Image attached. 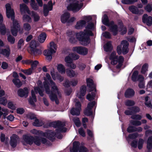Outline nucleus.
I'll return each instance as SVG.
<instances>
[{
    "instance_id": "15",
    "label": "nucleus",
    "mask_w": 152,
    "mask_h": 152,
    "mask_svg": "<svg viewBox=\"0 0 152 152\" xmlns=\"http://www.w3.org/2000/svg\"><path fill=\"white\" fill-rule=\"evenodd\" d=\"M75 108H72L70 111L71 114L73 115H78L80 114V111L81 110L80 103L79 102L75 101Z\"/></svg>"
},
{
    "instance_id": "5",
    "label": "nucleus",
    "mask_w": 152,
    "mask_h": 152,
    "mask_svg": "<svg viewBox=\"0 0 152 152\" xmlns=\"http://www.w3.org/2000/svg\"><path fill=\"white\" fill-rule=\"evenodd\" d=\"M57 45L53 42H51L49 44L48 49L45 50L44 52V55L46 56L47 60L50 61L52 58V54L56 52Z\"/></svg>"
},
{
    "instance_id": "48",
    "label": "nucleus",
    "mask_w": 152,
    "mask_h": 152,
    "mask_svg": "<svg viewBox=\"0 0 152 152\" xmlns=\"http://www.w3.org/2000/svg\"><path fill=\"white\" fill-rule=\"evenodd\" d=\"M147 147L148 149L152 148V137H149L148 139Z\"/></svg>"
},
{
    "instance_id": "9",
    "label": "nucleus",
    "mask_w": 152,
    "mask_h": 152,
    "mask_svg": "<svg viewBox=\"0 0 152 152\" xmlns=\"http://www.w3.org/2000/svg\"><path fill=\"white\" fill-rule=\"evenodd\" d=\"M128 43L126 40L123 41L120 45H118L117 48V52L119 54L122 53L126 54L128 52Z\"/></svg>"
},
{
    "instance_id": "50",
    "label": "nucleus",
    "mask_w": 152,
    "mask_h": 152,
    "mask_svg": "<svg viewBox=\"0 0 152 152\" xmlns=\"http://www.w3.org/2000/svg\"><path fill=\"white\" fill-rule=\"evenodd\" d=\"M138 74V72L137 71H135L133 73L132 77V80L133 81H135L137 80L138 79H137V78Z\"/></svg>"
},
{
    "instance_id": "38",
    "label": "nucleus",
    "mask_w": 152,
    "mask_h": 152,
    "mask_svg": "<svg viewBox=\"0 0 152 152\" xmlns=\"http://www.w3.org/2000/svg\"><path fill=\"white\" fill-rule=\"evenodd\" d=\"M12 82L14 84L18 87H20L22 85V83L18 79H15L13 80Z\"/></svg>"
},
{
    "instance_id": "4",
    "label": "nucleus",
    "mask_w": 152,
    "mask_h": 152,
    "mask_svg": "<svg viewBox=\"0 0 152 152\" xmlns=\"http://www.w3.org/2000/svg\"><path fill=\"white\" fill-rule=\"evenodd\" d=\"M22 142L23 145H25L28 144L31 145L33 142L38 146L40 145L41 143L45 144H48V140L45 138L40 137L34 138L32 137L26 135L23 136Z\"/></svg>"
},
{
    "instance_id": "31",
    "label": "nucleus",
    "mask_w": 152,
    "mask_h": 152,
    "mask_svg": "<svg viewBox=\"0 0 152 152\" xmlns=\"http://www.w3.org/2000/svg\"><path fill=\"white\" fill-rule=\"evenodd\" d=\"M46 38V35L45 33L40 34L38 37V40L39 42L42 43L44 42Z\"/></svg>"
},
{
    "instance_id": "2",
    "label": "nucleus",
    "mask_w": 152,
    "mask_h": 152,
    "mask_svg": "<svg viewBox=\"0 0 152 152\" xmlns=\"http://www.w3.org/2000/svg\"><path fill=\"white\" fill-rule=\"evenodd\" d=\"M6 14L8 18H11L13 20L11 26V31L12 35L16 36L17 35L18 31L19 34H22L23 33V28H20L19 22L14 20L15 12L11 8V5L9 4L5 5Z\"/></svg>"
},
{
    "instance_id": "45",
    "label": "nucleus",
    "mask_w": 152,
    "mask_h": 152,
    "mask_svg": "<svg viewBox=\"0 0 152 152\" xmlns=\"http://www.w3.org/2000/svg\"><path fill=\"white\" fill-rule=\"evenodd\" d=\"M66 57H69V58H71L72 60H76L79 58V56L76 54L71 53L68 56Z\"/></svg>"
},
{
    "instance_id": "47",
    "label": "nucleus",
    "mask_w": 152,
    "mask_h": 152,
    "mask_svg": "<svg viewBox=\"0 0 152 152\" xmlns=\"http://www.w3.org/2000/svg\"><path fill=\"white\" fill-rule=\"evenodd\" d=\"M7 39L8 42L11 44H13L15 42V38L10 35L8 36Z\"/></svg>"
},
{
    "instance_id": "18",
    "label": "nucleus",
    "mask_w": 152,
    "mask_h": 152,
    "mask_svg": "<svg viewBox=\"0 0 152 152\" xmlns=\"http://www.w3.org/2000/svg\"><path fill=\"white\" fill-rule=\"evenodd\" d=\"M95 104V102H90L88 104L87 107L84 111V113L87 116L91 115L92 114V112L91 110V109Z\"/></svg>"
},
{
    "instance_id": "34",
    "label": "nucleus",
    "mask_w": 152,
    "mask_h": 152,
    "mask_svg": "<svg viewBox=\"0 0 152 152\" xmlns=\"http://www.w3.org/2000/svg\"><path fill=\"white\" fill-rule=\"evenodd\" d=\"M87 85L89 86L90 87H92L91 91H96L95 86L94 85L93 80L90 78L87 79Z\"/></svg>"
},
{
    "instance_id": "6",
    "label": "nucleus",
    "mask_w": 152,
    "mask_h": 152,
    "mask_svg": "<svg viewBox=\"0 0 152 152\" xmlns=\"http://www.w3.org/2000/svg\"><path fill=\"white\" fill-rule=\"evenodd\" d=\"M115 52H112L110 54V58L111 60V63L112 64H117V67L119 68L122 65L124 61V58L120 56L118 58L115 55Z\"/></svg>"
},
{
    "instance_id": "52",
    "label": "nucleus",
    "mask_w": 152,
    "mask_h": 152,
    "mask_svg": "<svg viewBox=\"0 0 152 152\" xmlns=\"http://www.w3.org/2000/svg\"><path fill=\"white\" fill-rule=\"evenodd\" d=\"M74 122L77 126H79L80 125V122L79 119L77 117H75L73 120Z\"/></svg>"
},
{
    "instance_id": "25",
    "label": "nucleus",
    "mask_w": 152,
    "mask_h": 152,
    "mask_svg": "<svg viewBox=\"0 0 152 152\" xmlns=\"http://www.w3.org/2000/svg\"><path fill=\"white\" fill-rule=\"evenodd\" d=\"M20 12L22 14H24L25 12H26L28 14H30V11L26 4H20Z\"/></svg>"
},
{
    "instance_id": "32",
    "label": "nucleus",
    "mask_w": 152,
    "mask_h": 152,
    "mask_svg": "<svg viewBox=\"0 0 152 152\" xmlns=\"http://www.w3.org/2000/svg\"><path fill=\"white\" fill-rule=\"evenodd\" d=\"M144 79V78L142 76L139 75L138 76L137 80L140 82L139 84V86L140 88H142L144 87V84L143 82Z\"/></svg>"
},
{
    "instance_id": "14",
    "label": "nucleus",
    "mask_w": 152,
    "mask_h": 152,
    "mask_svg": "<svg viewBox=\"0 0 152 152\" xmlns=\"http://www.w3.org/2000/svg\"><path fill=\"white\" fill-rule=\"evenodd\" d=\"M72 50L83 55H86L88 53V49L83 47H74L72 48Z\"/></svg>"
},
{
    "instance_id": "21",
    "label": "nucleus",
    "mask_w": 152,
    "mask_h": 152,
    "mask_svg": "<svg viewBox=\"0 0 152 152\" xmlns=\"http://www.w3.org/2000/svg\"><path fill=\"white\" fill-rule=\"evenodd\" d=\"M143 22L149 26L151 25L152 22V18L150 16H148L147 14H144L142 18Z\"/></svg>"
},
{
    "instance_id": "41",
    "label": "nucleus",
    "mask_w": 152,
    "mask_h": 152,
    "mask_svg": "<svg viewBox=\"0 0 152 152\" xmlns=\"http://www.w3.org/2000/svg\"><path fill=\"white\" fill-rule=\"evenodd\" d=\"M30 5L33 9L34 10H38L39 7L35 3L34 0H31Z\"/></svg>"
},
{
    "instance_id": "33",
    "label": "nucleus",
    "mask_w": 152,
    "mask_h": 152,
    "mask_svg": "<svg viewBox=\"0 0 152 152\" xmlns=\"http://www.w3.org/2000/svg\"><path fill=\"white\" fill-rule=\"evenodd\" d=\"M57 67V69L59 72L61 74L65 73V69L63 65L61 64H58Z\"/></svg>"
},
{
    "instance_id": "29",
    "label": "nucleus",
    "mask_w": 152,
    "mask_h": 152,
    "mask_svg": "<svg viewBox=\"0 0 152 152\" xmlns=\"http://www.w3.org/2000/svg\"><path fill=\"white\" fill-rule=\"evenodd\" d=\"M140 111L139 108L138 107H133L131 111L130 110H127L125 112V113L127 115H131L132 114L133 112H139Z\"/></svg>"
},
{
    "instance_id": "23",
    "label": "nucleus",
    "mask_w": 152,
    "mask_h": 152,
    "mask_svg": "<svg viewBox=\"0 0 152 152\" xmlns=\"http://www.w3.org/2000/svg\"><path fill=\"white\" fill-rule=\"evenodd\" d=\"M18 140V136L15 134H13L11 137L10 145L12 147L14 148L17 145Z\"/></svg>"
},
{
    "instance_id": "46",
    "label": "nucleus",
    "mask_w": 152,
    "mask_h": 152,
    "mask_svg": "<svg viewBox=\"0 0 152 152\" xmlns=\"http://www.w3.org/2000/svg\"><path fill=\"white\" fill-rule=\"evenodd\" d=\"M33 70V69L30 68L28 69H22L21 70V71L25 74L27 75H30L32 73Z\"/></svg>"
},
{
    "instance_id": "56",
    "label": "nucleus",
    "mask_w": 152,
    "mask_h": 152,
    "mask_svg": "<svg viewBox=\"0 0 152 152\" xmlns=\"http://www.w3.org/2000/svg\"><path fill=\"white\" fill-rule=\"evenodd\" d=\"M24 44V41L22 39H20L18 42V47L19 48H20L22 46H23Z\"/></svg>"
},
{
    "instance_id": "17",
    "label": "nucleus",
    "mask_w": 152,
    "mask_h": 152,
    "mask_svg": "<svg viewBox=\"0 0 152 152\" xmlns=\"http://www.w3.org/2000/svg\"><path fill=\"white\" fill-rule=\"evenodd\" d=\"M29 91L27 88H25L23 89H19L18 91V94L20 97H27Z\"/></svg>"
},
{
    "instance_id": "7",
    "label": "nucleus",
    "mask_w": 152,
    "mask_h": 152,
    "mask_svg": "<svg viewBox=\"0 0 152 152\" xmlns=\"http://www.w3.org/2000/svg\"><path fill=\"white\" fill-rule=\"evenodd\" d=\"M67 1L71 3L67 6V9L75 12L79 10L83 6L82 3L79 2L76 0H67Z\"/></svg>"
},
{
    "instance_id": "11",
    "label": "nucleus",
    "mask_w": 152,
    "mask_h": 152,
    "mask_svg": "<svg viewBox=\"0 0 152 152\" xmlns=\"http://www.w3.org/2000/svg\"><path fill=\"white\" fill-rule=\"evenodd\" d=\"M80 143L78 142L73 143L72 148L70 149V152H88L87 149L84 146H79Z\"/></svg>"
},
{
    "instance_id": "3",
    "label": "nucleus",
    "mask_w": 152,
    "mask_h": 152,
    "mask_svg": "<svg viewBox=\"0 0 152 152\" xmlns=\"http://www.w3.org/2000/svg\"><path fill=\"white\" fill-rule=\"evenodd\" d=\"M94 24L91 23L88 25L84 32L80 31L76 34V37L82 45H86L89 42L90 39L88 36L92 35V31L94 29Z\"/></svg>"
},
{
    "instance_id": "44",
    "label": "nucleus",
    "mask_w": 152,
    "mask_h": 152,
    "mask_svg": "<svg viewBox=\"0 0 152 152\" xmlns=\"http://www.w3.org/2000/svg\"><path fill=\"white\" fill-rule=\"evenodd\" d=\"M23 20L25 22L31 23L32 21V19L29 16L24 15L23 16Z\"/></svg>"
},
{
    "instance_id": "51",
    "label": "nucleus",
    "mask_w": 152,
    "mask_h": 152,
    "mask_svg": "<svg viewBox=\"0 0 152 152\" xmlns=\"http://www.w3.org/2000/svg\"><path fill=\"white\" fill-rule=\"evenodd\" d=\"M8 107L9 108L13 110H15L16 108L15 105L13 104V103L11 102H8Z\"/></svg>"
},
{
    "instance_id": "58",
    "label": "nucleus",
    "mask_w": 152,
    "mask_h": 152,
    "mask_svg": "<svg viewBox=\"0 0 152 152\" xmlns=\"http://www.w3.org/2000/svg\"><path fill=\"white\" fill-rule=\"evenodd\" d=\"M142 118V117L140 115H132V118L134 119L140 120Z\"/></svg>"
},
{
    "instance_id": "27",
    "label": "nucleus",
    "mask_w": 152,
    "mask_h": 152,
    "mask_svg": "<svg viewBox=\"0 0 152 152\" xmlns=\"http://www.w3.org/2000/svg\"><path fill=\"white\" fill-rule=\"evenodd\" d=\"M10 49L9 46H7L6 48L2 49L1 50V54L5 56L8 57L10 54Z\"/></svg>"
},
{
    "instance_id": "54",
    "label": "nucleus",
    "mask_w": 152,
    "mask_h": 152,
    "mask_svg": "<svg viewBox=\"0 0 152 152\" xmlns=\"http://www.w3.org/2000/svg\"><path fill=\"white\" fill-rule=\"evenodd\" d=\"M38 64V62L37 61H31V68L33 69L34 68L36 67Z\"/></svg>"
},
{
    "instance_id": "13",
    "label": "nucleus",
    "mask_w": 152,
    "mask_h": 152,
    "mask_svg": "<svg viewBox=\"0 0 152 152\" xmlns=\"http://www.w3.org/2000/svg\"><path fill=\"white\" fill-rule=\"evenodd\" d=\"M31 52L30 53L31 54L34 55L40 54L41 52L39 50L36 49L37 43L35 41L32 40L31 42L30 45Z\"/></svg>"
},
{
    "instance_id": "36",
    "label": "nucleus",
    "mask_w": 152,
    "mask_h": 152,
    "mask_svg": "<svg viewBox=\"0 0 152 152\" xmlns=\"http://www.w3.org/2000/svg\"><path fill=\"white\" fill-rule=\"evenodd\" d=\"M104 50L106 51H108L110 50L112 48L111 42H108L104 46Z\"/></svg>"
},
{
    "instance_id": "39",
    "label": "nucleus",
    "mask_w": 152,
    "mask_h": 152,
    "mask_svg": "<svg viewBox=\"0 0 152 152\" xmlns=\"http://www.w3.org/2000/svg\"><path fill=\"white\" fill-rule=\"evenodd\" d=\"M43 124V123L41 121H39L37 118H35L33 124L34 126H41Z\"/></svg>"
},
{
    "instance_id": "26",
    "label": "nucleus",
    "mask_w": 152,
    "mask_h": 152,
    "mask_svg": "<svg viewBox=\"0 0 152 152\" xmlns=\"http://www.w3.org/2000/svg\"><path fill=\"white\" fill-rule=\"evenodd\" d=\"M56 134V133L52 130H49L44 134V136L50 140L54 139Z\"/></svg>"
},
{
    "instance_id": "61",
    "label": "nucleus",
    "mask_w": 152,
    "mask_h": 152,
    "mask_svg": "<svg viewBox=\"0 0 152 152\" xmlns=\"http://www.w3.org/2000/svg\"><path fill=\"white\" fill-rule=\"evenodd\" d=\"M71 85L72 86H75L78 83V81L76 80H73L70 81Z\"/></svg>"
},
{
    "instance_id": "49",
    "label": "nucleus",
    "mask_w": 152,
    "mask_h": 152,
    "mask_svg": "<svg viewBox=\"0 0 152 152\" xmlns=\"http://www.w3.org/2000/svg\"><path fill=\"white\" fill-rule=\"evenodd\" d=\"M44 5H45L47 9L49 10L50 11L52 10L53 4L52 1H50L48 2L47 5L44 4Z\"/></svg>"
},
{
    "instance_id": "20",
    "label": "nucleus",
    "mask_w": 152,
    "mask_h": 152,
    "mask_svg": "<svg viewBox=\"0 0 152 152\" xmlns=\"http://www.w3.org/2000/svg\"><path fill=\"white\" fill-rule=\"evenodd\" d=\"M86 91V87L85 86H82L80 88V91L77 94V96L79 98L82 99L85 95Z\"/></svg>"
},
{
    "instance_id": "43",
    "label": "nucleus",
    "mask_w": 152,
    "mask_h": 152,
    "mask_svg": "<svg viewBox=\"0 0 152 152\" xmlns=\"http://www.w3.org/2000/svg\"><path fill=\"white\" fill-rule=\"evenodd\" d=\"M95 96V93L94 92L89 94L87 96V99L89 101H91L94 99Z\"/></svg>"
},
{
    "instance_id": "19",
    "label": "nucleus",
    "mask_w": 152,
    "mask_h": 152,
    "mask_svg": "<svg viewBox=\"0 0 152 152\" xmlns=\"http://www.w3.org/2000/svg\"><path fill=\"white\" fill-rule=\"evenodd\" d=\"M65 61L66 66L73 69H75L76 67V65L72 62V59L69 57H66L65 58Z\"/></svg>"
},
{
    "instance_id": "63",
    "label": "nucleus",
    "mask_w": 152,
    "mask_h": 152,
    "mask_svg": "<svg viewBox=\"0 0 152 152\" xmlns=\"http://www.w3.org/2000/svg\"><path fill=\"white\" fill-rule=\"evenodd\" d=\"M102 35L103 36L108 38H110L111 36L110 34L107 32H105L103 33Z\"/></svg>"
},
{
    "instance_id": "28",
    "label": "nucleus",
    "mask_w": 152,
    "mask_h": 152,
    "mask_svg": "<svg viewBox=\"0 0 152 152\" xmlns=\"http://www.w3.org/2000/svg\"><path fill=\"white\" fill-rule=\"evenodd\" d=\"M31 13V16L34 21L35 22L38 21L40 19V17L39 15L34 11H32Z\"/></svg>"
},
{
    "instance_id": "64",
    "label": "nucleus",
    "mask_w": 152,
    "mask_h": 152,
    "mask_svg": "<svg viewBox=\"0 0 152 152\" xmlns=\"http://www.w3.org/2000/svg\"><path fill=\"white\" fill-rule=\"evenodd\" d=\"M143 142V141L142 139H140L139 140L138 144V148L139 149H141L142 148Z\"/></svg>"
},
{
    "instance_id": "22",
    "label": "nucleus",
    "mask_w": 152,
    "mask_h": 152,
    "mask_svg": "<svg viewBox=\"0 0 152 152\" xmlns=\"http://www.w3.org/2000/svg\"><path fill=\"white\" fill-rule=\"evenodd\" d=\"M3 20L2 14L0 13V33L2 35H4L6 33V28L4 25H2Z\"/></svg>"
},
{
    "instance_id": "8",
    "label": "nucleus",
    "mask_w": 152,
    "mask_h": 152,
    "mask_svg": "<svg viewBox=\"0 0 152 152\" xmlns=\"http://www.w3.org/2000/svg\"><path fill=\"white\" fill-rule=\"evenodd\" d=\"M102 21L104 24L111 27L110 30L113 32L114 35H116L117 33V27L116 25H113V22L109 23L107 16L104 15L102 18Z\"/></svg>"
},
{
    "instance_id": "40",
    "label": "nucleus",
    "mask_w": 152,
    "mask_h": 152,
    "mask_svg": "<svg viewBox=\"0 0 152 152\" xmlns=\"http://www.w3.org/2000/svg\"><path fill=\"white\" fill-rule=\"evenodd\" d=\"M129 9L130 11L133 13L138 14L139 13L137 7L134 6H131L129 7Z\"/></svg>"
},
{
    "instance_id": "57",
    "label": "nucleus",
    "mask_w": 152,
    "mask_h": 152,
    "mask_svg": "<svg viewBox=\"0 0 152 152\" xmlns=\"http://www.w3.org/2000/svg\"><path fill=\"white\" fill-rule=\"evenodd\" d=\"M131 123L133 125L136 126L140 125L141 124V122L139 121H132Z\"/></svg>"
},
{
    "instance_id": "12",
    "label": "nucleus",
    "mask_w": 152,
    "mask_h": 152,
    "mask_svg": "<svg viewBox=\"0 0 152 152\" xmlns=\"http://www.w3.org/2000/svg\"><path fill=\"white\" fill-rule=\"evenodd\" d=\"M52 124L54 127L58 128L56 131L57 133L61 132H64L66 131V129L64 127L65 125V123L64 122L58 121L52 122Z\"/></svg>"
},
{
    "instance_id": "10",
    "label": "nucleus",
    "mask_w": 152,
    "mask_h": 152,
    "mask_svg": "<svg viewBox=\"0 0 152 152\" xmlns=\"http://www.w3.org/2000/svg\"><path fill=\"white\" fill-rule=\"evenodd\" d=\"M83 20L78 21L75 26V28L77 29L83 28L85 25L86 22H88L91 19L90 16H84L82 17Z\"/></svg>"
},
{
    "instance_id": "53",
    "label": "nucleus",
    "mask_w": 152,
    "mask_h": 152,
    "mask_svg": "<svg viewBox=\"0 0 152 152\" xmlns=\"http://www.w3.org/2000/svg\"><path fill=\"white\" fill-rule=\"evenodd\" d=\"M148 66L147 64L143 65L142 67L141 72L142 74H145L147 70Z\"/></svg>"
},
{
    "instance_id": "1",
    "label": "nucleus",
    "mask_w": 152,
    "mask_h": 152,
    "mask_svg": "<svg viewBox=\"0 0 152 152\" xmlns=\"http://www.w3.org/2000/svg\"><path fill=\"white\" fill-rule=\"evenodd\" d=\"M44 80L43 87L41 86L42 82L39 80L37 82L38 86L35 87L34 90H31V96L30 97L29 100V102L31 105H34L37 101L35 94L38 92L40 96H43L44 89L46 93L49 95L51 100L55 101L56 104L58 103L57 96H60V93L55 83L52 80L50 75L46 74Z\"/></svg>"
},
{
    "instance_id": "60",
    "label": "nucleus",
    "mask_w": 152,
    "mask_h": 152,
    "mask_svg": "<svg viewBox=\"0 0 152 152\" xmlns=\"http://www.w3.org/2000/svg\"><path fill=\"white\" fill-rule=\"evenodd\" d=\"M24 111V110L23 108H19L17 109V113L20 114H22L23 113Z\"/></svg>"
},
{
    "instance_id": "37",
    "label": "nucleus",
    "mask_w": 152,
    "mask_h": 152,
    "mask_svg": "<svg viewBox=\"0 0 152 152\" xmlns=\"http://www.w3.org/2000/svg\"><path fill=\"white\" fill-rule=\"evenodd\" d=\"M7 95H6L5 96L0 98V104L4 106L6 105L7 102Z\"/></svg>"
},
{
    "instance_id": "16",
    "label": "nucleus",
    "mask_w": 152,
    "mask_h": 152,
    "mask_svg": "<svg viewBox=\"0 0 152 152\" xmlns=\"http://www.w3.org/2000/svg\"><path fill=\"white\" fill-rule=\"evenodd\" d=\"M67 36L69 37V40L71 43H74L77 41V39L75 32L71 31H68L66 33Z\"/></svg>"
},
{
    "instance_id": "62",
    "label": "nucleus",
    "mask_w": 152,
    "mask_h": 152,
    "mask_svg": "<svg viewBox=\"0 0 152 152\" xmlns=\"http://www.w3.org/2000/svg\"><path fill=\"white\" fill-rule=\"evenodd\" d=\"M49 11L50 10H48L47 9V8H46V6L45 5H44L43 11L44 14L45 16H47Z\"/></svg>"
},
{
    "instance_id": "30",
    "label": "nucleus",
    "mask_w": 152,
    "mask_h": 152,
    "mask_svg": "<svg viewBox=\"0 0 152 152\" xmlns=\"http://www.w3.org/2000/svg\"><path fill=\"white\" fill-rule=\"evenodd\" d=\"M134 94V90L132 89H128L126 91L125 95L127 97H130L133 96Z\"/></svg>"
},
{
    "instance_id": "42",
    "label": "nucleus",
    "mask_w": 152,
    "mask_h": 152,
    "mask_svg": "<svg viewBox=\"0 0 152 152\" xmlns=\"http://www.w3.org/2000/svg\"><path fill=\"white\" fill-rule=\"evenodd\" d=\"M23 28L25 31L27 32H28L31 29V27L30 24L27 23H26L24 24Z\"/></svg>"
},
{
    "instance_id": "35",
    "label": "nucleus",
    "mask_w": 152,
    "mask_h": 152,
    "mask_svg": "<svg viewBox=\"0 0 152 152\" xmlns=\"http://www.w3.org/2000/svg\"><path fill=\"white\" fill-rule=\"evenodd\" d=\"M66 73L67 75L70 77L76 76L77 75V73L73 70H67Z\"/></svg>"
},
{
    "instance_id": "55",
    "label": "nucleus",
    "mask_w": 152,
    "mask_h": 152,
    "mask_svg": "<svg viewBox=\"0 0 152 152\" xmlns=\"http://www.w3.org/2000/svg\"><path fill=\"white\" fill-rule=\"evenodd\" d=\"M134 102L133 101L127 100L125 102V104L126 106H131L134 105Z\"/></svg>"
},
{
    "instance_id": "24",
    "label": "nucleus",
    "mask_w": 152,
    "mask_h": 152,
    "mask_svg": "<svg viewBox=\"0 0 152 152\" xmlns=\"http://www.w3.org/2000/svg\"><path fill=\"white\" fill-rule=\"evenodd\" d=\"M70 15L69 13L66 12L62 14L61 16V20L63 23L68 22Z\"/></svg>"
},
{
    "instance_id": "59",
    "label": "nucleus",
    "mask_w": 152,
    "mask_h": 152,
    "mask_svg": "<svg viewBox=\"0 0 152 152\" xmlns=\"http://www.w3.org/2000/svg\"><path fill=\"white\" fill-rule=\"evenodd\" d=\"M86 65L83 63H80L78 65V67L80 70H83L86 67Z\"/></svg>"
}]
</instances>
